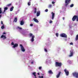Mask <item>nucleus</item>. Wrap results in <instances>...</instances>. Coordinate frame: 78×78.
I'll return each instance as SVG.
<instances>
[{
  "label": "nucleus",
  "mask_w": 78,
  "mask_h": 78,
  "mask_svg": "<svg viewBox=\"0 0 78 78\" xmlns=\"http://www.w3.org/2000/svg\"><path fill=\"white\" fill-rule=\"evenodd\" d=\"M70 2H71V0H65V7H67L68 5H69V3H70Z\"/></svg>",
  "instance_id": "nucleus-1"
},
{
  "label": "nucleus",
  "mask_w": 78,
  "mask_h": 78,
  "mask_svg": "<svg viewBox=\"0 0 78 78\" xmlns=\"http://www.w3.org/2000/svg\"><path fill=\"white\" fill-rule=\"evenodd\" d=\"M29 35L30 36V37H32V39H31V41L32 42H33V41H34V37H35V36L34 35H33V34L31 33H30L29 34Z\"/></svg>",
  "instance_id": "nucleus-2"
},
{
  "label": "nucleus",
  "mask_w": 78,
  "mask_h": 78,
  "mask_svg": "<svg viewBox=\"0 0 78 78\" xmlns=\"http://www.w3.org/2000/svg\"><path fill=\"white\" fill-rule=\"evenodd\" d=\"M55 66L56 67H61V66H62V63L56 62H55Z\"/></svg>",
  "instance_id": "nucleus-3"
},
{
  "label": "nucleus",
  "mask_w": 78,
  "mask_h": 78,
  "mask_svg": "<svg viewBox=\"0 0 78 78\" xmlns=\"http://www.w3.org/2000/svg\"><path fill=\"white\" fill-rule=\"evenodd\" d=\"M73 75L74 77H75L76 78H78V72H75L73 73Z\"/></svg>",
  "instance_id": "nucleus-4"
},
{
  "label": "nucleus",
  "mask_w": 78,
  "mask_h": 78,
  "mask_svg": "<svg viewBox=\"0 0 78 78\" xmlns=\"http://www.w3.org/2000/svg\"><path fill=\"white\" fill-rule=\"evenodd\" d=\"M60 36L62 37H65L66 38L67 37V36L65 33L62 34H60Z\"/></svg>",
  "instance_id": "nucleus-5"
},
{
  "label": "nucleus",
  "mask_w": 78,
  "mask_h": 78,
  "mask_svg": "<svg viewBox=\"0 0 78 78\" xmlns=\"http://www.w3.org/2000/svg\"><path fill=\"white\" fill-rule=\"evenodd\" d=\"M20 46L21 47V50H22V51L23 52H25V48H24V47H23V45L22 44H20Z\"/></svg>",
  "instance_id": "nucleus-6"
},
{
  "label": "nucleus",
  "mask_w": 78,
  "mask_h": 78,
  "mask_svg": "<svg viewBox=\"0 0 78 78\" xmlns=\"http://www.w3.org/2000/svg\"><path fill=\"white\" fill-rule=\"evenodd\" d=\"M64 72H65L66 76H68V75H69V71H67L66 69H65Z\"/></svg>",
  "instance_id": "nucleus-7"
},
{
  "label": "nucleus",
  "mask_w": 78,
  "mask_h": 78,
  "mask_svg": "<svg viewBox=\"0 0 78 78\" xmlns=\"http://www.w3.org/2000/svg\"><path fill=\"white\" fill-rule=\"evenodd\" d=\"M73 55V52L72 51H70V55H69V57H72Z\"/></svg>",
  "instance_id": "nucleus-8"
},
{
  "label": "nucleus",
  "mask_w": 78,
  "mask_h": 78,
  "mask_svg": "<svg viewBox=\"0 0 78 78\" xmlns=\"http://www.w3.org/2000/svg\"><path fill=\"white\" fill-rule=\"evenodd\" d=\"M51 14H52V20H53L54 19V18H55V13H53V12H52Z\"/></svg>",
  "instance_id": "nucleus-9"
},
{
  "label": "nucleus",
  "mask_w": 78,
  "mask_h": 78,
  "mask_svg": "<svg viewBox=\"0 0 78 78\" xmlns=\"http://www.w3.org/2000/svg\"><path fill=\"white\" fill-rule=\"evenodd\" d=\"M1 38H3V40H5V39H6V37L5 35H2L1 37Z\"/></svg>",
  "instance_id": "nucleus-10"
},
{
  "label": "nucleus",
  "mask_w": 78,
  "mask_h": 78,
  "mask_svg": "<svg viewBox=\"0 0 78 78\" xmlns=\"http://www.w3.org/2000/svg\"><path fill=\"white\" fill-rule=\"evenodd\" d=\"M41 14V12L40 11H38L37 12V17H38V16H40V14Z\"/></svg>",
  "instance_id": "nucleus-11"
},
{
  "label": "nucleus",
  "mask_w": 78,
  "mask_h": 78,
  "mask_svg": "<svg viewBox=\"0 0 78 78\" xmlns=\"http://www.w3.org/2000/svg\"><path fill=\"white\" fill-rule=\"evenodd\" d=\"M61 72H59L58 74L56 76V77L57 78H58L60 76V75H61Z\"/></svg>",
  "instance_id": "nucleus-12"
},
{
  "label": "nucleus",
  "mask_w": 78,
  "mask_h": 78,
  "mask_svg": "<svg viewBox=\"0 0 78 78\" xmlns=\"http://www.w3.org/2000/svg\"><path fill=\"white\" fill-rule=\"evenodd\" d=\"M33 20L34 22H36V23H39V21L37 19L34 18Z\"/></svg>",
  "instance_id": "nucleus-13"
},
{
  "label": "nucleus",
  "mask_w": 78,
  "mask_h": 78,
  "mask_svg": "<svg viewBox=\"0 0 78 78\" xmlns=\"http://www.w3.org/2000/svg\"><path fill=\"white\" fill-rule=\"evenodd\" d=\"M37 9H36V8H34V14H36V12L37 11Z\"/></svg>",
  "instance_id": "nucleus-14"
},
{
  "label": "nucleus",
  "mask_w": 78,
  "mask_h": 78,
  "mask_svg": "<svg viewBox=\"0 0 78 78\" xmlns=\"http://www.w3.org/2000/svg\"><path fill=\"white\" fill-rule=\"evenodd\" d=\"M24 22L23 20H22L20 21V24L21 25H23L24 24Z\"/></svg>",
  "instance_id": "nucleus-15"
},
{
  "label": "nucleus",
  "mask_w": 78,
  "mask_h": 78,
  "mask_svg": "<svg viewBox=\"0 0 78 78\" xmlns=\"http://www.w3.org/2000/svg\"><path fill=\"white\" fill-rule=\"evenodd\" d=\"M17 46H18V44H15L13 47V48H15V47H17Z\"/></svg>",
  "instance_id": "nucleus-16"
},
{
  "label": "nucleus",
  "mask_w": 78,
  "mask_h": 78,
  "mask_svg": "<svg viewBox=\"0 0 78 78\" xmlns=\"http://www.w3.org/2000/svg\"><path fill=\"white\" fill-rule=\"evenodd\" d=\"M48 73H50V74H53V73L51 71V70H50L49 71H48Z\"/></svg>",
  "instance_id": "nucleus-17"
},
{
  "label": "nucleus",
  "mask_w": 78,
  "mask_h": 78,
  "mask_svg": "<svg viewBox=\"0 0 78 78\" xmlns=\"http://www.w3.org/2000/svg\"><path fill=\"white\" fill-rule=\"evenodd\" d=\"M13 9H14V6H13L10 8V11H13Z\"/></svg>",
  "instance_id": "nucleus-18"
},
{
  "label": "nucleus",
  "mask_w": 78,
  "mask_h": 78,
  "mask_svg": "<svg viewBox=\"0 0 78 78\" xmlns=\"http://www.w3.org/2000/svg\"><path fill=\"white\" fill-rule=\"evenodd\" d=\"M36 72H34L33 73V75L35 76V78H37L36 75Z\"/></svg>",
  "instance_id": "nucleus-19"
},
{
  "label": "nucleus",
  "mask_w": 78,
  "mask_h": 78,
  "mask_svg": "<svg viewBox=\"0 0 78 78\" xmlns=\"http://www.w3.org/2000/svg\"><path fill=\"white\" fill-rule=\"evenodd\" d=\"M1 29L3 30L5 28V24H3L1 27Z\"/></svg>",
  "instance_id": "nucleus-20"
},
{
  "label": "nucleus",
  "mask_w": 78,
  "mask_h": 78,
  "mask_svg": "<svg viewBox=\"0 0 78 78\" xmlns=\"http://www.w3.org/2000/svg\"><path fill=\"white\" fill-rule=\"evenodd\" d=\"M14 21V22L15 21V22H17V18L15 17Z\"/></svg>",
  "instance_id": "nucleus-21"
},
{
  "label": "nucleus",
  "mask_w": 78,
  "mask_h": 78,
  "mask_svg": "<svg viewBox=\"0 0 78 78\" xmlns=\"http://www.w3.org/2000/svg\"><path fill=\"white\" fill-rule=\"evenodd\" d=\"M8 8L7 7H5L4 8V12H5L6 11V10H8Z\"/></svg>",
  "instance_id": "nucleus-22"
},
{
  "label": "nucleus",
  "mask_w": 78,
  "mask_h": 78,
  "mask_svg": "<svg viewBox=\"0 0 78 78\" xmlns=\"http://www.w3.org/2000/svg\"><path fill=\"white\" fill-rule=\"evenodd\" d=\"M75 40L76 41H77V40H78V34L76 36Z\"/></svg>",
  "instance_id": "nucleus-23"
},
{
  "label": "nucleus",
  "mask_w": 78,
  "mask_h": 78,
  "mask_svg": "<svg viewBox=\"0 0 78 78\" xmlns=\"http://www.w3.org/2000/svg\"><path fill=\"white\" fill-rule=\"evenodd\" d=\"M2 8H0V14H2Z\"/></svg>",
  "instance_id": "nucleus-24"
},
{
  "label": "nucleus",
  "mask_w": 78,
  "mask_h": 78,
  "mask_svg": "<svg viewBox=\"0 0 78 78\" xmlns=\"http://www.w3.org/2000/svg\"><path fill=\"white\" fill-rule=\"evenodd\" d=\"M28 6H30V5H31V2H28Z\"/></svg>",
  "instance_id": "nucleus-25"
},
{
  "label": "nucleus",
  "mask_w": 78,
  "mask_h": 78,
  "mask_svg": "<svg viewBox=\"0 0 78 78\" xmlns=\"http://www.w3.org/2000/svg\"><path fill=\"white\" fill-rule=\"evenodd\" d=\"M73 6H74V5L73 4H72L70 5V7L71 8H72Z\"/></svg>",
  "instance_id": "nucleus-26"
},
{
  "label": "nucleus",
  "mask_w": 78,
  "mask_h": 78,
  "mask_svg": "<svg viewBox=\"0 0 78 78\" xmlns=\"http://www.w3.org/2000/svg\"><path fill=\"white\" fill-rule=\"evenodd\" d=\"M52 6V5L50 4L49 5L48 7L49 8H51V7Z\"/></svg>",
  "instance_id": "nucleus-27"
},
{
  "label": "nucleus",
  "mask_w": 78,
  "mask_h": 78,
  "mask_svg": "<svg viewBox=\"0 0 78 78\" xmlns=\"http://www.w3.org/2000/svg\"><path fill=\"white\" fill-rule=\"evenodd\" d=\"M55 34L57 37H58V36H59V34L56 33Z\"/></svg>",
  "instance_id": "nucleus-28"
},
{
  "label": "nucleus",
  "mask_w": 78,
  "mask_h": 78,
  "mask_svg": "<svg viewBox=\"0 0 78 78\" xmlns=\"http://www.w3.org/2000/svg\"><path fill=\"white\" fill-rule=\"evenodd\" d=\"M39 78H44V76H39Z\"/></svg>",
  "instance_id": "nucleus-29"
},
{
  "label": "nucleus",
  "mask_w": 78,
  "mask_h": 78,
  "mask_svg": "<svg viewBox=\"0 0 78 78\" xmlns=\"http://www.w3.org/2000/svg\"><path fill=\"white\" fill-rule=\"evenodd\" d=\"M11 5H12V3H10V4H8L7 5V6H11Z\"/></svg>",
  "instance_id": "nucleus-30"
},
{
  "label": "nucleus",
  "mask_w": 78,
  "mask_h": 78,
  "mask_svg": "<svg viewBox=\"0 0 78 78\" xmlns=\"http://www.w3.org/2000/svg\"><path fill=\"white\" fill-rule=\"evenodd\" d=\"M49 23H53V21H52V20H50L49 21Z\"/></svg>",
  "instance_id": "nucleus-31"
},
{
  "label": "nucleus",
  "mask_w": 78,
  "mask_h": 78,
  "mask_svg": "<svg viewBox=\"0 0 78 78\" xmlns=\"http://www.w3.org/2000/svg\"><path fill=\"white\" fill-rule=\"evenodd\" d=\"M44 51H46V52H47V50L46 48L44 49Z\"/></svg>",
  "instance_id": "nucleus-32"
},
{
  "label": "nucleus",
  "mask_w": 78,
  "mask_h": 78,
  "mask_svg": "<svg viewBox=\"0 0 78 78\" xmlns=\"http://www.w3.org/2000/svg\"><path fill=\"white\" fill-rule=\"evenodd\" d=\"M48 9H46L45 11V12H48Z\"/></svg>",
  "instance_id": "nucleus-33"
},
{
  "label": "nucleus",
  "mask_w": 78,
  "mask_h": 78,
  "mask_svg": "<svg viewBox=\"0 0 78 78\" xmlns=\"http://www.w3.org/2000/svg\"><path fill=\"white\" fill-rule=\"evenodd\" d=\"M18 28L20 30H21V29H22V28L20 27H18Z\"/></svg>",
  "instance_id": "nucleus-34"
},
{
  "label": "nucleus",
  "mask_w": 78,
  "mask_h": 78,
  "mask_svg": "<svg viewBox=\"0 0 78 78\" xmlns=\"http://www.w3.org/2000/svg\"><path fill=\"white\" fill-rule=\"evenodd\" d=\"M1 23L2 25L3 24V21H1Z\"/></svg>",
  "instance_id": "nucleus-35"
},
{
  "label": "nucleus",
  "mask_w": 78,
  "mask_h": 78,
  "mask_svg": "<svg viewBox=\"0 0 78 78\" xmlns=\"http://www.w3.org/2000/svg\"><path fill=\"white\" fill-rule=\"evenodd\" d=\"M41 69H42V67H39V70H41Z\"/></svg>",
  "instance_id": "nucleus-36"
},
{
  "label": "nucleus",
  "mask_w": 78,
  "mask_h": 78,
  "mask_svg": "<svg viewBox=\"0 0 78 78\" xmlns=\"http://www.w3.org/2000/svg\"><path fill=\"white\" fill-rule=\"evenodd\" d=\"M11 44L12 45H14V42H12V43H11Z\"/></svg>",
  "instance_id": "nucleus-37"
},
{
  "label": "nucleus",
  "mask_w": 78,
  "mask_h": 78,
  "mask_svg": "<svg viewBox=\"0 0 78 78\" xmlns=\"http://www.w3.org/2000/svg\"><path fill=\"white\" fill-rule=\"evenodd\" d=\"M70 45H73V43L72 42H71L70 43Z\"/></svg>",
  "instance_id": "nucleus-38"
},
{
  "label": "nucleus",
  "mask_w": 78,
  "mask_h": 78,
  "mask_svg": "<svg viewBox=\"0 0 78 78\" xmlns=\"http://www.w3.org/2000/svg\"><path fill=\"white\" fill-rule=\"evenodd\" d=\"M52 4H55V2L53 1H52Z\"/></svg>",
  "instance_id": "nucleus-39"
},
{
  "label": "nucleus",
  "mask_w": 78,
  "mask_h": 78,
  "mask_svg": "<svg viewBox=\"0 0 78 78\" xmlns=\"http://www.w3.org/2000/svg\"><path fill=\"white\" fill-rule=\"evenodd\" d=\"M30 26H31V27H32V26H33V24H30Z\"/></svg>",
  "instance_id": "nucleus-40"
},
{
  "label": "nucleus",
  "mask_w": 78,
  "mask_h": 78,
  "mask_svg": "<svg viewBox=\"0 0 78 78\" xmlns=\"http://www.w3.org/2000/svg\"><path fill=\"white\" fill-rule=\"evenodd\" d=\"M6 34V33L5 32H4L3 33V34Z\"/></svg>",
  "instance_id": "nucleus-41"
},
{
  "label": "nucleus",
  "mask_w": 78,
  "mask_h": 78,
  "mask_svg": "<svg viewBox=\"0 0 78 78\" xmlns=\"http://www.w3.org/2000/svg\"><path fill=\"white\" fill-rule=\"evenodd\" d=\"M63 20H64V19H65V18H64V17H63Z\"/></svg>",
  "instance_id": "nucleus-42"
},
{
  "label": "nucleus",
  "mask_w": 78,
  "mask_h": 78,
  "mask_svg": "<svg viewBox=\"0 0 78 78\" xmlns=\"http://www.w3.org/2000/svg\"><path fill=\"white\" fill-rule=\"evenodd\" d=\"M33 63H34L33 62H31V64H33Z\"/></svg>",
  "instance_id": "nucleus-43"
},
{
  "label": "nucleus",
  "mask_w": 78,
  "mask_h": 78,
  "mask_svg": "<svg viewBox=\"0 0 78 78\" xmlns=\"http://www.w3.org/2000/svg\"><path fill=\"white\" fill-rule=\"evenodd\" d=\"M37 75H40L39 73H37Z\"/></svg>",
  "instance_id": "nucleus-44"
},
{
  "label": "nucleus",
  "mask_w": 78,
  "mask_h": 78,
  "mask_svg": "<svg viewBox=\"0 0 78 78\" xmlns=\"http://www.w3.org/2000/svg\"><path fill=\"white\" fill-rule=\"evenodd\" d=\"M2 17V15H0V17Z\"/></svg>",
  "instance_id": "nucleus-45"
}]
</instances>
